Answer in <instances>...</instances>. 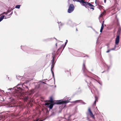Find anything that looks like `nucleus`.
Here are the masks:
<instances>
[{"instance_id":"obj_11","label":"nucleus","mask_w":121,"mask_h":121,"mask_svg":"<svg viewBox=\"0 0 121 121\" xmlns=\"http://www.w3.org/2000/svg\"><path fill=\"white\" fill-rule=\"evenodd\" d=\"M106 13V12L105 11H104L102 12L99 16L100 17H102L104 16L105 15Z\"/></svg>"},{"instance_id":"obj_13","label":"nucleus","mask_w":121,"mask_h":121,"mask_svg":"<svg viewBox=\"0 0 121 121\" xmlns=\"http://www.w3.org/2000/svg\"><path fill=\"white\" fill-rule=\"evenodd\" d=\"M104 27V26L102 25L101 27V28L100 30V32H101L103 30V28Z\"/></svg>"},{"instance_id":"obj_15","label":"nucleus","mask_w":121,"mask_h":121,"mask_svg":"<svg viewBox=\"0 0 121 121\" xmlns=\"http://www.w3.org/2000/svg\"><path fill=\"white\" fill-rule=\"evenodd\" d=\"M20 6V5H17L15 6V8H16L19 9Z\"/></svg>"},{"instance_id":"obj_37","label":"nucleus","mask_w":121,"mask_h":121,"mask_svg":"<svg viewBox=\"0 0 121 121\" xmlns=\"http://www.w3.org/2000/svg\"><path fill=\"white\" fill-rule=\"evenodd\" d=\"M65 48V46L63 48Z\"/></svg>"},{"instance_id":"obj_4","label":"nucleus","mask_w":121,"mask_h":121,"mask_svg":"<svg viewBox=\"0 0 121 121\" xmlns=\"http://www.w3.org/2000/svg\"><path fill=\"white\" fill-rule=\"evenodd\" d=\"M52 65L51 67V71L52 72V74L53 75H54V73L52 70V69H53L54 65V55H53L52 56Z\"/></svg>"},{"instance_id":"obj_8","label":"nucleus","mask_w":121,"mask_h":121,"mask_svg":"<svg viewBox=\"0 0 121 121\" xmlns=\"http://www.w3.org/2000/svg\"><path fill=\"white\" fill-rule=\"evenodd\" d=\"M120 39V36H119L118 35L117 36L116 38V39L115 40V44L116 45H118V44Z\"/></svg>"},{"instance_id":"obj_20","label":"nucleus","mask_w":121,"mask_h":121,"mask_svg":"<svg viewBox=\"0 0 121 121\" xmlns=\"http://www.w3.org/2000/svg\"><path fill=\"white\" fill-rule=\"evenodd\" d=\"M110 51V49H108V50L106 52V53L109 52Z\"/></svg>"},{"instance_id":"obj_19","label":"nucleus","mask_w":121,"mask_h":121,"mask_svg":"<svg viewBox=\"0 0 121 121\" xmlns=\"http://www.w3.org/2000/svg\"><path fill=\"white\" fill-rule=\"evenodd\" d=\"M17 88L18 89H19V90L21 91H22V89L21 88V87H18Z\"/></svg>"},{"instance_id":"obj_2","label":"nucleus","mask_w":121,"mask_h":121,"mask_svg":"<svg viewBox=\"0 0 121 121\" xmlns=\"http://www.w3.org/2000/svg\"><path fill=\"white\" fill-rule=\"evenodd\" d=\"M74 7L72 4H70L68 10V12L69 13H72L74 10Z\"/></svg>"},{"instance_id":"obj_12","label":"nucleus","mask_w":121,"mask_h":121,"mask_svg":"<svg viewBox=\"0 0 121 121\" xmlns=\"http://www.w3.org/2000/svg\"><path fill=\"white\" fill-rule=\"evenodd\" d=\"M4 15H2L0 17V22L3 20V19L4 18Z\"/></svg>"},{"instance_id":"obj_32","label":"nucleus","mask_w":121,"mask_h":121,"mask_svg":"<svg viewBox=\"0 0 121 121\" xmlns=\"http://www.w3.org/2000/svg\"><path fill=\"white\" fill-rule=\"evenodd\" d=\"M96 3V1H95V3Z\"/></svg>"},{"instance_id":"obj_10","label":"nucleus","mask_w":121,"mask_h":121,"mask_svg":"<svg viewBox=\"0 0 121 121\" xmlns=\"http://www.w3.org/2000/svg\"><path fill=\"white\" fill-rule=\"evenodd\" d=\"M54 101L53 100V99L52 97L51 96L50 97V100L48 101L47 102L51 103H54Z\"/></svg>"},{"instance_id":"obj_36","label":"nucleus","mask_w":121,"mask_h":121,"mask_svg":"<svg viewBox=\"0 0 121 121\" xmlns=\"http://www.w3.org/2000/svg\"><path fill=\"white\" fill-rule=\"evenodd\" d=\"M1 95H0V97H1Z\"/></svg>"},{"instance_id":"obj_25","label":"nucleus","mask_w":121,"mask_h":121,"mask_svg":"<svg viewBox=\"0 0 121 121\" xmlns=\"http://www.w3.org/2000/svg\"><path fill=\"white\" fill-rule=\"evenodd\" d=\"M26 88L27 89V90H28V87L27 86H26Z\"/></svg>"},{"instance_id":"obj_21","label":"nucleus","mask_w":121,"mask_h":121,"mask_svg":"<svg viewBox=\"0 0 121 121\" xmlns=\"http://www.w3.org/2000/svg\"><path fill=\"white\" fill-rule=\"evenodd\" d=\"M115 48H112L110 49V51H111V50H115Z\"/></svg>"},{"instance_id":"obj_22","label":"nucleus","mask_w":121,"mask_h":121,"mask_svg":"<svg viewBox=\"0 0 121 121\" xmlns=\"http://www.w3.org/2000/svg\"><path fill=\"white\" fill-rule=\"evenodd\" d=\"M96 102L95 101L94 103V105H95L96 104Z\"/></svg>"},{"instance_id":"obj_34","label":"nucleus","mask_w":121,"mask_h":121,"mask_svg":"<svg viewBox=\"0 0 121 121\" xmlns=\"http://www.w3.org/2000/svg\"><path fill=\"white\" fill-rule=\"evenodd\" d=\"M31 94V93H30V94H29L30 95V94Z\"/></svg>"},{"instance_id":"obj_23","label":"nucleus","mask_w":121,"mask_h":121,"mask_svg":"<svg viewBox=\"0 0 121 121\" xmlns=\"http://www.w3.org/2000/svg\"><path fill=\"white\" fill-rule=\"evenodd\" d=\"M104 21H103V22H102V25H103L104 26Z\"/></svg>"},{"instance_id":"obj_26","label":"nucleus","mask_w":121,"mask_h":121,"mask_svg":"<svg viewBox=\"0 0 121 121\" xmlns=\"http://www.w3.org/2000/svg\"><path fill=\"white\" fill-rule=\"evenodd\" d=\"M79 100H78L76 101H75V102H79Z\"/></svg>"},{"instance_id":"obj_30","label":"nucleus","mask_w":121,"mask_h":121,"mask_svg":"<svg viewBox=\"0 0 121 121\" xmlns=\"http://www.w3.org/2000/svg\"><path fill=\"white\" fill-rule=\"evenodd\" d=\"M107 45L108 46V48L109 47V46L108 45Z\"/></svg>"},{"instance_id":"obj_14","label":"nucleus","mask_w":121,"mask_h":121,"mask_svg":"<svg viewBox=\"0 0 121 121\" xmlns=\"http://www.w3.org/2000/svg\"><path fill=\"white\" fill-rule=\"evenodd\" d=\"M62 48V46L58 49L56 52V53H57V54H58V53L59 52H58L59 51L60 49H61Z\"/></svg>"},{"instance_id":"obj_16","label":"nucleus","mask_w":121,"mask_h":121,"mask_svg":"<svg viewBox=\"0 0 121 121\" xmlns=\"http://www.w3.org/2000/svg\"><path fill=\"white\" fill-rule=\"evenodd\" d=\"M95 101L96 102H97L98 101V97L96 96H95Z\"/></svg>"},{"instance_id":"obj_35","label":"nucleus","mask_w":121,"mask_h":121,"mask_svg":"<svg viewBox=\"0 0 121 121\" xmlns=\"http://www.w3.org/2000/svg\"><path fill=\"white\" fill-rule=\"evenodd\" d=\"M56 46H57V45H56Z\"/></svg>"},{"instance_id":"obj_24","label":"nucleus","mask_w":121,"mask_h":121,"mask_svg":"<svg viewBox=\"0 0 121 121\" xmlns=\"http://www.w3.org/2000/svg\"><path fill=\"white\" fill-rule=\"evenodd\" d=\"M9 11H8V13H5V12H4V13H3V14H4V13H6V15H7V14L8 13H9Z\"/></svg>"},{"instance_id":"obj_29","label":"nucleus","mask_w":121,"mask_h":121,"mask_svg":"<svg viewBox=\"0 0 121 121\" xmlns=\"http://www.w3.org/2000/svg\"><path fill=\"white\" fill-rule=\"evenodd\" d=\"M119 31H119V30H118V32H117V33H118V32H119Z\"/></svg>"},{"instance_id":"obj_6","label":"nucleus","mask_w":121,"mask_h":121,"mask_svg":"<svg viewBox=\"0 0 121 121\" xmlns=\"http://www.w3.org/2000/svg\"><path fill=\"white\" fill-rule=\"evenodd\" d=\"M88 111L89 113V115L90 116L94 119H95V116L92 113L90 108H88Z\"/></svg>"},{"instance_id":"obj_31","label":"nucleus","mask_w":121,"mask_h":121,"mask_svg":"<svg viewBox=\"0 0 121 121\" xmlns=\"http://www.w3.org/2000/svg\"><path fill=\"white\" fill-rule=\"evenodd\" d=\"M68 72L69 73V74H70V73H69V72L68 71Z\"/></svg>"},{"instance_id":"obj_17","label":"nucleus","mask_w":121,"mask_h":121,"mask_svg":"<svg viewBox=\"0 0 121 121\" xmlns=\"http://www.w3.org/2000/svg\"><path fill=\"white\" fill-rule=\"evenodd\" d=\"M87 76L89 78V79H90V80H93V79H94V78H91V77H89L88 76Z\"/></svg>"},{"instance_id":"obj_38","label":"nucleus","mask_w":121,"mask_h":121,"mask_svg":"<svg viewBox=\"0 0 121 121\" xmlns=\"http://www.w3.org/2000/svg\"><path fill=\"white\" fill-rule=\"evenodd\" d=\"M76 30H77V29H76Z\"/></svg>"},{"instance_id":"obj_5","label":"nucleus","mask_w":121,"mask_h":121,"mask_svg":"<svg viewBox=\"0 0 121 121\" xmlns=\"http://www.w3.org/2000/svg\"><path fill=\"white\" fill-rule=\"evenodd\" d=\"M53 103H52L49 102H46L45 104V105H50L49 106V108L50 109L52 108L53 106L54 105V104Z\"/></svg>"},{"instance_id":"obj_33","label":"nucleus","mask_w":121,"mask_h":121,"mask_svg":"<svg viewBox=\"0 0 121 121\" xmlns=\"http://www.w3.org/2000/svg\"><path fill=\"white\" fill-rule=\"evenodd\" d=\"M40 121H43L42 120H40Z\"/></svg>"},{"instance_id":"obj_28","label":"nucleus","mask_w":121,"mask_h":121,"mask_svg":"<svg viewBox=\"0 0 121 121\" xmlns=\"http://www.w3.org/2000/svg\"><path fill=\"white\" fill-rule=\"evenodd\" d=\"M66 42L65 43V44H66V43H67V40H66Z\"/></svg>"},{"instance_id":"obj_7","label":"nucleus","mask_w":121,"mask_h":121,"mask_svg":"<svg viewBox=\"0 0 121 121\" xmlns=\"http://www.w3.org/2000/svg\"><path fill=\"white\" fill-rule=\"evenodd\" d=\"M86 82L87 83L88 86H89L90 88H93L94 87V86L90 82H88L87 80H86Z\"/></svg>"},{"instance_id":"obj_3","label":"nucleus","mask_w":121,"mask_h":121,"mask_svg":"<svg viewBox=\"0 0 121 121\" xmlns=\"http://www.w3.org/2000/svg\"><path fill=\"white\" fill-rule=\"evenodd\" d=\"M68 101H56V102H54V105L55 104H66L68 103Z\"/></svg>"},{"instance_id":"obj_1","label":"nucleus","mask_w":121,"mask_h":121,"mask_svg":"<svg viewBox=\"0 0 121 121\" xmlns=\"http://www.w3.org/2000/svg\"><path fill=\"white\" fill-rule=\"evenodd\" d=\"M73 0L74 1H77L80 2L82 5L85 6L86 8L91 7L90 9L93 10L94 9V7H95L94 6L90 3L87 2L85 0Z\"/></svg>"},{"instance_id":"obj_27","label":"nucleus","mask_w":121,"mask_h":121,"mask_svg":"<svg viewBox=\"0 0 121 121\" xmlns=\"http://www.w3.org/2000/svg\"><path fill=\"white\" fill-rule=\"evenodd\" d=\"M104 2L106 3V0H104Z\"/></svg>"},{"instance_id":"obj_9","label":"nucleus","mask_w":121,"mask_h":121,"mask_svg":"<svg viewBox=\"0 0 121 121\" xmlns=\"http://www.w3.org/2000/svg\"><path fill=\"white\" fill-rule=\"evenodd\" d=\"M82 69L84 71H85L86 70V68L85 66V63H84L83 64Z\"/></svg>"},{"instance_id":"obj_18","label":"nucleus","mask_w":121,"mask_h":121,"mask_svg":"<svg viewBox=\"0 0 121 121\" xmlns=\"http://www.w3.org/2000/svg\"><path fill=\"white\" fill-rule=\"evenodd\" d=\"M29 97L28 96L25 97L24 99L25 101H26L28 99Z\"/></svg>"}]
</instances>
